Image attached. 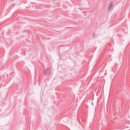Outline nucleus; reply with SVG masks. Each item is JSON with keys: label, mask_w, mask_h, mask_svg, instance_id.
I'll use <instances>...</instances> for the list:
<instances>
[{"label": "nucleus", "mask_w": 130, "mask_h": 130, "mask_svg": "<svg viewBox=\"0 0 130 130\" xmlns=\"http://www.w3.org/2000/svg\"><path fill=\"white\" fill-rule=\"evenodd\" d=\"M45 76H47L48 75V76L51 74V69L49 68H48L45 70L44 72Z\"/></svg>", "instance_id": "nucleus-1"}, {"label": "nucleus", "mask_w": 130, "mask_h": 130, "mask_svg": "<svg viewBox=\"0 0 130 130\" xmlns=\"http://www.w3.org/2000/svg\"><path fill=\"white\" fill-rule=\"evenodd\" d=\"M113 2L112 1H111L109 5V6L108 8V10L109 11H111L112 9V8L113 7V4H112Z\"/></svg>", "instance_id": "nucleus-2"}, {"label": "nucleus", "mask_w": 130, "mask_h": 130, "mask_svg": "<svg viewBox=\"0 0 130 130\" xmlns=\"http://www.w3.org/2000/svg\"><path fill=\"white\" fill-rule=\"evenodd\" d=\"M94 35H95V34L94 33L93 35V37H94Z\"/></svg>", "instance_id": "nucleus-3"}]
</instances>
